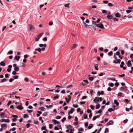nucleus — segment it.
Returning a JSON list of instances; mask_svg holds the SVG:
<instances>
[{
	"mask_svg": "<svg viewBox=\"0 0 133 133\" xmlns=\"http://www.w3.org/2000/svg\"><path fill=\"white\" fill-rule=\"evenodd\" d=\"M28 30L30 32H33L34 31L35 28L33 25L31 24L28 25Z\"/></svg>",
	"mask_w": 133,
	"mask_h": 133,
	"instance_id": "f257e3e1",
	"label": "nucleus"
},
{
	"mask_svg": "<svg viewBox=\"0 0 133 133\" xmlns=\"http://www.w3.org/2000/svg\"><path fill=\"white\" fill-rule=\"evenodd\" d=\"M43 34L44 33L42 32L38 35H37L35 38V41H38Z\"/></svg>",
	"mask_w": 133,
	"mask_h": 133,
	"instance_id": "f03ea898",
	"label": "nucleus"
},
{
	"mask_svg": "<svg viewBox=\"0 0 133 133\" xmlns=\"http://www.w3.org/2000/svg\"><path fill=\"white\" fill-rule=\"evenodd\" d=\"M95 26L98 27L101 29H103L104 28L103 24L102 23H100L98 24H95Z\"/></svg>",
	"mask_w": 133,
	"mask_h": 133,
	"instance_id": "7ed1b4c3",
	"label": "nucleus"
},
{
	"mask_svg": "<svg viewBox=\"0 0 133 133\" xmlns=\"http://www.w3.org/2000/svg\"><path fill=\"white\" fill-rule=\"evenodd\" d=\"M52 122H54V124L56 125L57 124L58 125H59L60 124V123L59 122H58L55 119H53L52 120Z\"/></svg>",
	"mask_w": 133,
	"mask_h": 133,
	"instance_id": "20e7f679",
	"label": "nucleus"
},
{
	"mask_svg": "<svg viewBox=\"0 0 133 133\" xmlns=\"http://www.w3.org/2000/svg\"><path fill=\"white\" fill-rule=\"evenodd\" d=\"M94 102L95 103H96L99 102V100L98 98V97H96L94 99Z\"/></svg>",
	"mask_w": 133,
	"mask_h": 133,
	"instance_id": "39448f33",
	"label": "nucleus"
},
{
	"mask_svg": "<svg viewBox=\"0 0 133 133\" xmlns=\"http://www.w3.org/2000/svg\"><path fill=\"white\" fill-rule=\"evenodd\" d=\"M6 62L4 61H3L1 62L0 63V65L2 66H4L6 65Z\"/></svg>",
	"mask_w": 133,
	"mask_h": 133,
	"instance_id": "423d86ee",
	"label": "nucleus"
},
{
	"mask_svg": "<svg viewBox=\"0 0 133 133\" xmlns=\"http://www.w3.org/2000/svg\"><path fill=\"white\" fill-rule=\"evenodd\" d=\"M68 96L69 97L68 98H67L66 97H65V99L66 100V101L67 103L69 102L71 99V97L70 95H69Z\"/></svg>",
	"mask_w": 133,
	"mask_h": 133,
	"instance_id": "0eeeda50",
	"label": "nucleus"
},
{
	"mask_svg": "<svg viewBox=\"0 0 133 133\" xmlns=\"http://www.w3.org/2000/svg\"><path fill=\"white\" fill-rule=\"evenodd\" d=\"M22 104L20 103V105L18 106L17 107V108L19 110H22L23 108V107L22 106Z\"/></svg>",
	"mask_w": 133,
	"mask_h": 133,
	"instance_id": "6e6552de",
	"label": "nucleus"
},
{
	"mask_svg": "<svg viewBox=\"0 0 133 133\" xmlns=\"http://www.w3.org/2000/svg\"><path fill=\"white\" fill-rule=\"evenodd\" d=\"M127 66L128 67H130L132 65L131 62L130 60H129L127 63Z\"/></svg>",
	"mask_w": 133,
	"mask_h": 133,
	"instance_id": "1a4fd4ad",
	"label": "nucleus"
},
{
	"mask_svg": "<svg viewBox=\"0 0 133 133\" xmlns=\"http://www.w3.org/2000/svg\"><path fill=\"white\" fill-rule=\"evenodd\" d=\"M20 58V57L19 56H16L14 58V60H16L17 61H18L19 60Z\"/></svg>",
	"mask_w": 133,
	"mask_h": 133,
	"instance_id": "9d476101",
	"label": "nucleus"
},
{
	"mask_svg": "<svg viewBox=\"0 0 133 133\" xmlns=\"http://www.w3.org/2000/svg\"><path fill=\"white\" fill-rule=\"evenodd\" d=\"M77 46V44H74L72 45V46H71L70 47V49L71 50H72L76 48Z\"/></svg>",
	"mask_w": 133,
	"mask_h": 133,
	"instance_id": "9b49d317",
	"label": "nucleus"
},
{
	"mask_svg": "<svg viewBox=\"0 0 133 133\" xmlns=\"http://www.w3.org/2000/svg\"><path fill=\"white\" fill-rule=\"evenodd\" d=\"M75 110L74 109L72 108L71 109V110L70 111H69V112H68V115H70L71 114H72L73 112Z\"/></svg>",
	"mask_w": 133,
	"mask_h": 133,
	"instance_id": "f8f14e48",
	"label": "nucleus"
},
{
	"mask_svg": "<svg viewBox=\"0 0 133 133\" xmlns=\"http://www.w3.org/2000/svg\"><path fill=\"white\" fill-rule=\"evenodd\" d=\"M114 124V122L112 120H110L107 123V124L108 125H110L113 124Z\"/></svg>",
	"mask_w": 133,
	"mask_h": 133,
	"instance_id": "ddd939ff",
	"label": "nucleus"
},
{
	"mask_svg": "<svg viewBox=\"0 0 133 133\" xmlns=\"http://www.w3.org/2000/svg\"><path fill=\"white\" fill-rule=\"evenodd\" d=\"M114 104H116L117 106H118L119 105V103L115 99L114 101Z\"/></svg>",
	"mask_w": 133,
	"mask_h": 133,
	"instance_id": "4468645a",
	"label": "nucleus"
},
{
	"mask_svg": "<svg viewBox=\"0 0 133 133\" xmlns=\"http://www.w3.org/2000/svg\"><path fill=\"white\" fill-rule=\"evenodd\" d=\"M107 18L109 19H111L112 18V16L111 15H108L107 16Z\"/></svg>",
	"mask_w": 133,
	"mask_h": 133,
	"instance_id": "2eb2a0df",
	"label": "nucleus"
},
{
	"mask_svg": "<svg viewBox=\"0 0 133 133\" xmlns=\"http://www.w3.org/2000/svg\"><path fill=\"white\" fill-rule=\"evenodd\" d=\"M93 127V124H90L89 125L88 127V129H91Z\"/></svg>",
	"mask_w": 133,
	"mask_h": 133,
	"instance_id": "dca6fc26",
	"label": "nucleus"
},
{
	"mask_svg": "<svg viewBox=\"0 0 133 133\" xmlns=\"http://www.w3.org/2000/svg\"><path fill=\"white\" fill-rule=\"evenodd\" d=\"M20 64H22V65H21L19 66V67H24L25 66V64L23 63V62H22L20 63Z\"/></svg>",
	"mask_w": 133,
	"mask_h": 133,
	"instance_id": "f3484780",
	"label": "nucleus"
},
{
	"mask_svg": "<svg viewBox=\"0 0 133 133\" xmlns=\"http://www.w3.org/2000/svg\"><path fill=\"white\" fill-rule=\"evenodd\" d=\"M121 15L120 14L117 13L115 14V16L116 17H119L121 16Z\"/></svg>",
	"mask_w": 133,
	"mask_h": 133,
	"instance_id": "a211bd4d",
	"label": "nucleus"
},
{
	"mask_svg": "<svg viewBox=\"0 0 133 133\" xmlns=\"http://www.w3.org/2000/svg\"><path fill=\"white\" fill-rule=\"evenodd\" d=\"M98 65L97 64H96L95 66H94V67L95 68V69L96 70H98Z\"/></svg>",
	"mask_w": 133,
	"mask_h": 133,
	"instance_id": "6ab92c4d",
	"label": "nucleus"
},
{
	"mask_svg": "<svg viewBox=\"0 0 133 133\" xmlns=\"http://www.w3.org/2000/svg\"><path fill=\"white\" fill-rule=\"evenodd\" d=\"M7 126V124H2L1 125V127L2 128H3L4 127H6Z\"/></svg>",
	"mask_w": 133,
	"mask_h": 133,
	"instance_id": "aec40b11",
	"label": "nucleus"
},
{
	"mask_svg": "<svg viewBox=\"0 0 133 133\" xmlns=\"http://www.w3.org/2000/svg\"><path fill=\"white\" fill-rule=\"evenodd\" d=\"M108 85L110 87H113L114 85V84L112 83H109L108 84Z\"/></svg>",
	"mask_w": 133,
	"mask_h": 133,
	"instance_id": "412c9836",
	"label": "nucleus"
},
{
	"mask_svg": "<svg viewBox=\"0 0 133 133\" xmlns=\"http://www.w3.org/2000/svg\"><path fill=\"white\" fill-rule=\"evenodd\" d=\"M42 130H45L46 131H48V130L46 129V127L45 126H43L42 128Z\"/></svg>",
	"mask_w": 133,
	"mask_h": 133,
	"instance_id": "4be33fe9",
	"label": "nucleus"
},
{
	"mask_svg": "<svg viewBox=\"0 0 133 133\" xmlns=\"http://www.w3.org/2000/svg\"><path fill=\"white\" fill-rule=\"evenodd\" d=\"M14 70L15 71H18L19 70V67L18 66H17L14 68Z\"/></svg>",
	"mask_w": 133,
	"mask_h": 133,
	"instance_id": "5701e85b",
	"label": "nucleus"
},
{
	"mask_svg": "<svg viewBox=\"0 0 133 133\" xmlns=\"http://www.w3.org/2000/svg\"><path fill=\"white\" fill-rule=\"evenodd\" d=\"M42 111H44L45 109V108L44 107H41L39 108Z\"/></svg>",
	"mask_w": 133,
	"mask_h": 133,
	"instance_id": "b1692460",
	"label": "nucleus"
},
{
	"mask_svg": "<svg viewBox=\"0 0 133 133\" xmlns=\"http://www.w3.org/2000/svg\"><path fill=\"white\" fill-rule=\"evenodd\" d=\"M100 107V105L99 104H97L96 106V109H98Z\"/></svg>",
	"mask_w": 133,
	"mask_h": 133,
	"instance_id": "393cba45",
	"label": "nucleus"
},
{
	"mask_svg": "<svg viewBox=\"0 0 133 133\" xmlns=\"http://www.w3.org/2000/svg\"><path fill=\"white\" fill-rule=\"evenodd\" d=\"M125 89L123 87H121L120 88V90L121 91H126V89H125Z\"/></svg>",
	"mask_w": 133,
	"mask_h": 133,
	"instance_id": "a878e982",
	"label": "nucleus"
},
{
	"mask_svg": "<svg viewBox=\"0 0 133 133\" xmlns=\"http://www.w3.org/2000/svg\"><path fill=\"white\" fill-rule=\"evenodd\" d=\"M113 20L114 22H118V19L116 18H114L113 19Z\"/></svg>",
	"mask_w": 133,
	"mask_h": 133,
	"instance_id": "bb28decb",
	"label": "nucleus"
},
{
	"mask_svg": "<svg viewBox=\"0 0 133 133\" xmlns=\"http://www.w3.org/2000/svg\"><path fill=\"white\" fill-rule=\"evenodd\" d=\"M8 79H5V78H3L1 80V82H4L6 81H7Z\"/></svg>",
	"mask_w": 133,
	"mask_h": 133,
	"instance_id": "cd10ccee",
	"label": "nucleus"
},
{
	"mask_svg": "<svg viewBox=\"0 0 133 133\" xmlns=\"http://www.w3.org/2000/svg\"><path fill=\"white\" fill-rule=\"evenodd\" d=\"M108 5L109 6H114V5L111 3H110L108 4Z\"/></svg>",
	"mask_w": 133,
	"mask_h": 133,
	"instance_id": "c85d7f7f",
	"label": "nucleus"
},
{
	"mask_svg": "<svg viewBox=\"0 0 133 133\" xmlns=\"http://www.w3.org/2000/svg\"><path fill=\"white\" fill-rule=\"evenodd\" d=\"M112 52L111 51L108 53V54L109 55L111 56L112 55Z\"/></svg>",
	"mask_w": 133,
	"mask_h": 133,
	"instance_id": "c756f323",
	"label": "nucleus"
},
{
	"mask_svg": "<svg viewBox=\"0 0 133 133\" xmlns=\"http://www.w3.org/2000/svg\"><path fill=\"white\" fill-rule=\"evenodd\" d=\"M108 111L109 112H111L113 111V109L112 108H109L108 109Z\"/></svg>",
	"mask_w": 133,
	"mask_h": 133,
	"instance_id": "7c9ffc66",
	"label": "nucleus"
},
{
	"mask_svg": "<svg viewBox=\"0 0 133 133\" xmlns=\"http://www.w3.org/2000/svg\"><path fill=\"white\" fill-rule=\"evenodd\" d=\"M72 127L71 125H68L67 126V128L68 129H72Z\"/></svg>",
	"mask_w": 133,
	"mask_h": 133,
	"instance_id": "2f4dec72",
	"label": "nucleus"
},
{
	"mask_svg": "<svg viewBox=\"0 0 133 133\" xmlns=\"http://www.w3.org/2000/svg\"><path fill=\"white\" fill-rule=\"evenodd\" d=\"M5 114L4 113L2 112L0 114V116L1 117H2Z\"/></svg>",
	"mask_w": 133,
	"mask_h": 133,
	"instance_id": "473e14b6",
	"label": "nucleus"
},
{
	"mask_svg": "<svg viewBox=\"0 0 133 133\" xmlns=\"http://www.w3.org/2000/svg\"><path fill=\"white\" fill-rule=\"evenodd\" d=\"M18 92L17 91H16L15 92H13L12 94H10V95H15L16 94V93Z\"/></svg>",
	"mask_w": 133,
	"mask_h": 133,
	"instance_id": "72a5a7b5",
	"label": "nucleus"
},
{
	"mask_svg": "<svg viewBox=\"0 0 133 133\" xmlns=\"http://www.w3.org/2000/svg\"><path fill=\"white\" fill-rule=\"evenodd\" d=\"M83 24L84 25V26L85 27H87L88 26V25L86 23H85L84 22H83Z\"/></svg>",
	"mask_w": 133,
	"mask_h": 133,
	"instance_id": "f704fd0d",
	"label": "nucleus"
},
{
	"mask_svg": "<svg viewBox=\"0 0 133 133\" xmlns=\"http://www.w3.org/2000/svg\"><path fill=\"white\" fill-rule=\"evenodd\" d=\"M48 114V112H46L43 114V116H46Z\"/></svg>",
	"mask_w": 133,
	"mask_h": 133,
	"instance_id": "c9c22d12",
	"label": "nucleus"
},
{
	"mask_svg": "<svg viewBox=\"0 0 133 133\" xmlns=\"http://www.w3.org/2000/svg\"><path fill=\"white\" fill-rule=\"evenodd\" d=\"M73 107L75 108H77L78 107V106L76 104H73Z\"/></svg>",
	"mask_w": 133,
	"mask_h": 133,
	"instance_id": "e433bc0d",
	"label": "nucleus"
},
{
	"mask_svg": "<svg viewBox=\"0 0 133 133\" xmlns=\"http://www.w3.org/2000/svg\"><path fill=\"white\" fill-rule=\"evenodd\" d=\"M59 98V96H58V95L57 94H56V96H55L54 97V98L55 99H56L58 98Z\"/></svg>",
	"mask_w": 133,
	"mask_h": 133,
	"instance_id": "4c0bfd02",
	"label": "nucleus"
},
{
	"mask_svg": "<svg viewBox=\"0 0 133 133\" xmlns=\"http://www.w3.org/2000/svg\"><path fill=\"white\" fill-rule=\"evenodd\" d=\"M102 112V110L101 109L99 110L97 112H96V113H99L100 114Z\"/></svg>",
	"mask_w": 133,
	"mask_h": 133,
	"instance_id": "58836bf2",
	"label": "nucleus"
},
{
	"mask_svg": "<svg viewBox=\"0 0 133 133\" xmlns=\"http://www.w3.org/2000/svg\"><path fill=\"white\" fill-rule=\"evenodd\" d=\"M42 40L43 41H47V38L46 37H45L43 38Z\"/></svg>",
	"mask_w": 133,
	"mask_h": 133,
	"instance_id": "ea45409f",
	"label": "nucleus"
},
{
	"mask_svg": "<svg viewBox=\"0 0 133 133\" xmlns=\"http://www.w3.org/2000/svg\"><path fill=\"white\" fill-rule=\"evenodd\" d=\"M78 130L79 131H83L84 130L82 128H80Z\"/></svg>",
	"mask_w": 133,
	"mask_h": 133,
	"instance_id": "a19ab883",
	"label": "nucleus"
},
{
	"mask_svg": "<svg viewBox=\"0 0 133 133\" xmlns=\"http://www.w3.org/2000/svg\"><path fill=\"white\" fill-rule=\"evenodd\" d=\"M16 71H14L12 72V74L13 75H15L16 74H18V73H17L16 72Z\"/></svg>",
	"mask_w": 133,
	"mask_h": 133,
	"instance_id": "79ce46f5",
	"label": "nucleus"
},
{
	"mask_svg": "<svg viewBox=\"0 0 133 133\" xmlns=\"http://www.w3.org/2000/svg\"><path fill=\"white\" fill-rule=\"evenodd\" d=\"M126 11L127 13L129 14L130 13L131 11V10H127Z\"/></svg>",
	"mask_w": 133,
	"mask_h": 133,
	"instance_id": "37998d69",
	"label": "nucleus"
},
{
	"mask_svg": "<svg viewBox=\"0 0 133 133\" xmlns=\"http://www.w3.org/2000/svg\"><path fill=\"white\" fill-rule=\"evenodd\" d=\"M16 128H15V127H14L13 128H12V129H10V130H9V131H15V130H16Z\"/></svg>",
	"mask_w": 133,
	"mask_h": 133,
	"instance_id": "c03bdc74",
	"label": "nucleus"
},
{
	"mask_svg": "<svg viewBox=\"0 0 133 133\" xmlns=\"http://www.w3.org/2000/svg\"><path fill=\"white\" fill-rule=\"evenodd\" d=\"M27 111L29 113H30L32 112L33 111V110H27Z\"/></svg>",
	"mask_w": 133,
	"mask_h": 133,
	"instance_id": "a18cd8bd",
	"label": "nucleus"
},
{
	"mask_svg": "<svg viewBox=\"0 0 133 133\" xmlns=\"http://www.w3.org/2000/svg\"><path fill=\"white\" fill-rule=\"evenodd\" d=\"M66 118L65 117H63L61 121L62 122H64L66 120Z\"/></svg>",
	"mask_w": 133,
	"mask_h": 133,
	"instance_id": "49530a36",
	"label": "nucleus"
},
{
	"mask_svg": "<svg viewBox=\"0 0 133 133\" xmlns=\"http://www.w3.org/2000/svg\"><path fill=\"white\" fill-rule=\"evenodd\" d=\"M26 126L27 128H29L30 126V124L29 123H27L26 124Z\"/></svg>",
	"mask_w": 133,
	"mask_h": 133,
	"instance_id": "de8ad7c7",
	"label": "nucleus"
},
{
	"mask_svg": "<svg viewBox=\"0 0 133 133\" xmlns=\"http://www.w3.org/2000/svg\"><path fill=\"white\" fill-rule=\"evenodd\" d=\"M61 118V117L60 116H57L56 118L57 119H60Z\"/></svg>",
	"mask_w": 133,
	"mask_h": 133,
	"instance_id": "09e8293b",
	"label": "nucleus"
},
{
	"mask_svg": "<svg viewBox=\"0 0 133 133\" xmlns=\"http://www.w3.org/2000/svg\"><path fill=\"white\" fill-rule=\"evenodd\" d=\"M28 117V115L26 114H25L24 115V118H26V117Z\"/></svg>",
	"mask_w": 133,
	"mask_h": 133,
	"instance_id": "8fccbe9b",
	"label": "nucleus"
},
{
	"mask_svg": "<svg viewBox=\"0 0 133 133\" xmlns=\"http://www.w3.org/2000/svg\"><path fill=\"white\" fill-rule=\"evenodd\" d=\"M24 80L26 82H28L29 81V79L28 78L25 77L24 78Z\"/></svg>",
	"mask_w": 133,
	"mask_h": 133,
	"instance_id": "3c124183",
	"label": "nucleus"
},
{
	"mask_svg": "<svg viewBox=\"0 0 133 133\" xmlns=\"http://www.w3.org/2000/svg\"><path fill=\"white\" fill-rule=\"evenodd\" d=\"M18 77V76L17 75L13 77V78L15 79H17Z\"/></svg>",
	"mask_w": 133,
	"mask_h": 133,
	"instance_id": "603ef678",
	"label": "nucleus"
},
{
	"mask_svg": "<svg viewBox=\"0 0 133 133\" xmlns=\"http://www.w3.org/2000/svg\"><path fill=\"white\" fill-rule=\"evenodd\" d=\"M94 77H91L89 78V79L91 81H92L94 79Z\"/></svg>",
	"mask_w": 133,
	"mask_h": 133,
	"instance_id": "864d4df0",
	"label": "nucleus"
},
{
	"mask_svg": "<svg viewBox=\"0 0 133 133\" xmlns=\"http://www.w3.org/2000/svg\"><path fill=\"white\" fill-rule=\"evenodd\" d=\"M69 4H65L64 5V6L65 7H68L69 8Z\"/></svg>",
	"mask_w": 133,
	"mask_h": 133,
	"instance_id": "5fc2aeb1",
	"label": "nucleus"
},
{
	"mask_svg": "<svg viewBox=\"0 0 133 133\" xmlns=\"http://www.w3.org/2000/svg\"><path fill=\"white\" fill-rule=\"evenodd\" d=\"M13 53V51H12L10 50L8 52V54H11Z\"/></svg>",
	"mask_w": 133,
	"mask_h": 133,
	"instance_id": "6e6d98bb",
	"label": "nucleus"
},
{
	"mask_svg": "<svg viewBox=\"0 0 133 133\" xmlns=\"http://www.w3.org/2000/svg\"><path fill=\"white\" fill-rule=\"evenodd\" d=\"M14 80V79L13 78H10L9 79V82H13Z\"/></svg>",
	"mask_w": 133,
	"mask_h": 133,
	"instance_id": "4d7b16f0",
	"label": "nucleus"
},
{
	"mask_svg": "<svg viewBox=\"0 0 133 133\" xmlns=\"http://www.w3.org/2000/svg\"><path fill=\"white\" fill-rule=\"evenodd\" d=\"M109 131V130L107 128H106L105 129V131L104 132V133L108 132Z\"/></svg>",
	"mask_w": 133,
	"mask_h": 133,
	"instance_id": "13d9d810",
	"label": "nucleus"
},
{
	"mask_svg": "<svg viewBox=\"0 0 133 133\" xmlns=\"http://www.w3.org/2000/svg\"><path fill=\"white\" fill-rule=\"evenodd\" d=\"M105 73H104V74L102 73H101L99 75V76H102L103 75H105Z\"/></svg>",
	"mask_w": 133,
	"mask_h": 133,
	"instance_id": "bf43d9fd",
	"label": "nucleus"
},
{
	"mask_svg": "<svg viewBox=\"0 0 133 133\" xmlns=\"http://www.w3.org/2000/svg\"><path fill=\"white\" fill-rule=\"evenodd\" d=\"M107 90L108 91H110L111 90V89L110 87H109L108 88Z\"/></svg>",
	"mask_w": 133,
	"mask_h": 133,
	"instance_id": "052dcab7",
	"label": "nucleus"
},
{
	"mask_svg": "<svg viewBox=\"0 0 133 133\" xmlns=\"http://www.w3.org/2000/svg\"><path fill=\"white\" fill-rule=\"evenodd\" d=\"M120 52L118 51L116 52V55L117 56H119L120 55Z\"/></svg>",
	"mask_w": 133,
	"mask_h": 133,
	"instance_id": "680f3d73",
	"label": "nucleus"
},
{
	"mask_svg": "<svg viewBox=\"0 0 133 133\" xmlns=\"http://www.w3.org/2000/svg\"><path fill=\"white\" fill-rule=\"evenodd\" d=\"M91 111L90 109H88L87 110V112L88 113L91 112Z\"/></svg>",
	"mask_w": 133,
	"mask_h": 133,
	"instance_id": "e2e57ef3",
	"label": "nucleus"
},
{
	"mask_svg": "<svg viewBox=\"0 0 133 133\" xmlns=\"http://www.w3.org/2000/svg\"><path fill=\"white\" fill-rule=\"evenodd\" d=\"M90 107L91 108V109H92V110H94V107L92 105H90Z\"/></svg>",
	"mask_w": 133,
	"mask_h": 133,
	"instance_id": "0e129e2a",
	"label": "nucleus"
},
{
	"mask_svg": "<svg viewBox=\"0 0 133 133\" xmlns=\"http://www.w3.org/2000/svg\"><path fill=\"white\" fill-rule=\"evenodd\" d=\"M5 119L4 118L2 119L1 120V122H5Z\"/></svg>",
	"mask_w": 133,
	"mask_h": 133,
	"instance_id": "69168bd1",
	"label": "nucleus"
},
{
	"mask_svg": "<svg viewBox=\"0 0 133 133\" xmlns=\"http://www.w3.org/2000/svg\"><path fill=\"white\" fill-rule=\"evenodd\" d=\"M11 103V101H9L8 103H7V105L9 106Z\"/></svg>",
	"mask_w": 133,
	"mask_h": 133,
	"instance_id": "338daca9",
	"label": "nucleus"
},
{
	"mask_svg": "<svg viewBox=\"0 0 133 133\" xmlns=\"http://www.w3.org/2000/svg\"><path fill=\"white\" fill-rule=\"evenodd\" d=\"M129 132L130 133H131V132H133V128L130 129L129 130Z\"/></svg>",
	"mask_w": 133,
	"mask_h": 133,
	"instance_id": "774afa93",
	"label": "nucleus"
}]
</instances>
